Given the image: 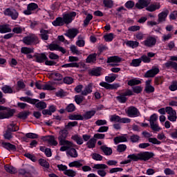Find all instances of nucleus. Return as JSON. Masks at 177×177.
Instances as JSON below:
<instances>
[{
  "instance_id": "1",
  "label": "nucleus",
  "mask_w": 177,
  "mask_h": 177,
  "mask_svg": "<svg viewBox=\"0 0 177 177\" xmlns=\"http://www.w3.org/2000/svg\"><path fill=\"white\" fill-rule=\"evenodd\" d=\"M93 168V169H97V173L99 176L105 177L107 175V172L104 169H107L109 166L106 164H95Z\"/></svg>"
},
{
  "instance_id": "2",
  "label": "nucleus",
  "mask_w": 177,
  "mask_h": 177,
  "mask_svg": "<svg viewBox=\"0 0 177 177\" xmlns=\"http://www.w3.org/2000/svg\"><path fill=\"white\" fill-rule=\"evenodd\" d=\"M25 45H37L38 44V37L34 34L26 36L23 38Z\"/></svg>"
},
{
  "instance_id": "3",
  "label": "nucleus",
  "mask_w": 177,
  "mask_h": 177,
  "mask_svg": "<svg viewBox=\"0 0 177 177\" xmlns=\"http://www.w3.org/2000/svg\"><path fill=\"white\" fill-rule=\"evenodd\" d=\"M3 14L5 16H9V17H11L12 20H17L19 17V12H17L16 9L13 8H6L3 11Z\"/></svg>"
},
{
  "instance_id": "4",
  "label": "nucleus",
  "mask_w": 177,
  "mask_h": 177,
  "mask_svg": "<svg viewBox=\"0 0 177 177\" xmlns=\"http://www.w3.org/2000/svg\"><path fill=\"white\" fill-rule=\"evenodd\" d=\"M127 114L128 117H130V118H135L136 117H140V111H139V109H138V108L131 106L128 108L127 111Z\"/></svg>"
},
{
  "instance_id": "5",
  "label": "nucleus",
  "mask_w": 177,
  "mask_h": 177,
  "mask_svg": "<svg viewBox=\"0 0 177 177\" xmlns=\"http://www.w3.org/2000/svg\"><path fill=\"white\" fill-rule=\"evenodd\" d=\"M6 111L7 112L0 111V120L12 118V117L15 115V113H16V111H15V109H10V108H8Z\"/></svg>"
},
{
  "instance_id": "6",
  "label": "nucleus",
  "mask_w": 177,
  "mask_h": 177,
  "mask_svg": "<svg viewBox=\"0 0 177 177\" xmlns=\"http://www.w3.org/2000/svg\"><path fill=\"white\" fill-rule=\"evenodd\" d=\"M170 60L165 63L164 66L166 68H173L175 71H177V56H171Z\"/></svg>"
},
{
  "instance_id": "7",
  "label": "nucleus",
  "mask_w": 177,
  "mask_h": 177,
  "mask_svg": "<svg viewBox=\"0 0 177 177\" xmlns=\"http://www.w3.org/2000/svg\"><path fill=\"white\" fill-rule=\"evenodd\" d=\"M142 44L147 48H153V46L157 44V39L153 36H149L145 41L142 42Z\"/></svg>"
},
{
  "instance_id": "8",
  "label": "nucleus",
  "mask_w": 177,
  "mask_h": 177,
  "mask_svg": "<svg viewBox=\"0 0 177 177\" xmlns=\"http://www.w3.org/2000/svg\"><path fill=\"white\" fill-rule=\"evenodd\" d=\"M111 122H120L121 124H129V122H131V119L128 118H121V117L117 115H113L111 117Z\"/></svg>"
},
{
  "instance_id": "9",
  "label": "nucleus",
  "mask_w": 177,
  "mask_h": 177,
  "mask_svg": "<svg viewBox=\"0 0 177 177\" xmlns=\"http://www.w3.org/2000/svg\"><path fill=\"white\" fill-rule=\"evenodd\" d=\"M160 73V68L158 67H152L151 69L147 71L145 75V78H154Z\"/></svg>"
},
{
  "instance_id": "10",
  "label": "nucleus",
  "mask_w": 177,
  "mask_h": 177,
  "mask_svg": "<svg viewBox=\"0 0 177 177\" xmlns=\"http://www.w3.org/2000/svg\"><path fill=\"white\" fill-rule=\"evenodd\" d=\"M34 57L35 59V62H36V63L42 64L45 63L46 60H48L46 53H35L34 55Z\"/></svg>"
},
{
  "instance_id": "11",
  "label": "nucleus",
  "mask_w": 177,
  "mask_h": 177,
  "mask_svg": "<svg viewBox=\"0 0 177 177\" xmlns=\"http://www.w3.org/2000/svg\"><path fill=\"white\" fill-rule=\"evenodd\" d=\"M38 9V4L35 3H30L27 6V10H24V15L26 16H30V15H32L33 10H37Z\"/></svg>"
},
{
  "instance_id": "12",
  "label": "nucleus",
  "mask_w": 177,
  "mask_h": 177,
  "mask_svg": "<svg viewBox=\"0 0 177 177\" xmlns=\"http://www.w3.org/2000/svg\"><path fill=\"white\" fill-rule=\"evenodd\" d=\"M75 16H77V12L74 11L64 15L62 19L64 24H70V23H72L73 20H74L73 17H75Z\"/></svg>"
},
{
  "instance_id": "13",
  "label": "nucleus",
  "mask_w": 177,
  "mask_h": 177,
  "mask_svg": "<svg viewBox=\"0 0 177 177\" xmlns=\"http://www.w3.org/2000/svg\"><path fill=\"white\" fill-rule=\"evenodd\" d=\"M141 161H149L150 158L154 157V153L150 151H145L143 153H140Z\"/></svg>"
},
{
  "instance_id": "14",
  "label": "nucleus",
  "mask_w": 177,
  "mask_h": 177,
  "mask_svg": "<svg viewBox=\"0 0 177 177\" xmlns=\"http://www.w3.org/2000/svg\"><path fill=\"white\" fill-rule=\"evenodd\" d=\"M1 146L3 147V149H6V150H8V151H17V150L16 145L10 142L3 141L1 142Z\"/></svg>"
},
{
  "instance_id": "15",
  "label": "nucleus",
  "mask_w": 177,
  "mask_h": 177,
  "mask_svg": "<svg viewBox=\"0 0 177 177\" xmlns=\"http://www.w3.org/2000/svg\"><path fill=\"white\" fill-rule=\"evenodd\" d=\"M100 86H102V88H105V89H117L120 88V84H110L106 82H102L100 83Z\"/></svg>"
},
{
  "instance_id": "16",
  "label": "nucleus",
  "mask_w": 177,
  "mask_h": 177,
  "mask_svg": "<svg viewBox=\"0 0 177 177\" xmlns=\"http://www.w3.org/2000/svg\"><path fill=\"white\" fill-rule=\"evenodd\" d=\"M145 93H153L156 88L154 86H151V80H148L145 82Z\"/></svg>"
},
{
  "instance_id": "17",
  "label": "nucleus",
  "mask_w": 177,
  "mask_h": 177,
  "mask_svg": "<svg viewBox=\"0 0 177 177\" xmlns=\"http://www.w3.org/2000/svg\"><path fill=\"white\" fill-rule=\"evenodd\" d=\"M35 86L37 89H43V91H53V86L50 84H44L43 85L42 84L36 82H35Z\"/></svg>"
},
{
  "instance_id": "18",
  "label": "nucleus",
  "mask_w": 177,
  "mask_h": 177,
  "mask_svg": "<svg viewBox=\"0 0 177 177\" xmlns=\"http://www.w3.org/2000/svg\"><path fill=\"white\" fill-rule=\"evenodd\" d=\"M80 31L77 28H72L68 30L66 33H65V35L68 37V38H70V39H73L75 38L76 35H78Z\"/></svg>"
},
{
  "instance_id": "19",
  "label": "nucleus",
  "mask_w": 177,
  "mask_h": 177,
  "mask_svg": "<svg viewBox=\"0 0 177 177\" xmlns=\"http://www.w3.org/2000/svg\"><path fill=\"white\" fill-rule=\"evenodd\" d=\"M150 5V1L149 0H138V3H136V8L137 9H145Z\"/></svg>"
},
{
  "instance_id": "20",
  "label": "nucleus",
  "mask_w": 177,
  "mask_h": 177,
  "mask_svg": "<svg viewBox=\"0 0 177 177\" xmlns=\"http://www.w3.org/2000/svg\"><path fill=\"white\" fill-rule=\"evenodd\" d=\"M88 74L89 75H91V77H100L102 75V68H93L88 71Z\"/></svg>"
},
{
  "instance_id": "21",
  "label": "nucleus",
  "mask_w": 177,
  "mask_h": 177,
  "mask_svg": "<svg viewBox=\"0 0 177 177\" xmlns=\"http://www.w3.org/2000/svg\"><path fill=\"white\" fill-rule=\"evenodd\" d=\"M97 60V54L96 53H94L88 55L86 59V63H88L90 64H96Z\"/></svg>"
},
{
  "instance_id": "22",
  "label": "nucleus",
  "mask_w": 177,
  "mask_h": 177,
  "mask_svg": "<svg viewBox=\"0 0 177 177\" xmlns=\"http://www.w3.org/2000/svg\"><path fill=\"white\" fill-rule=\"evenodd\" d=\"M113 142L115 145H118V143H124L128 142V138H127V134L124 136H116L113 138Z\"/></svg>"
},
{
  "instance_id": "23",
  "label": "nucleus",
  "mask_w": 177,
  "mask_h": 177,
  "mask_svg": "<svg viewBox=\"0 0 177 177\" xmlns=\"http://www.w3.org/2000/svg\"><path fill=\"white\" fill-rule=\"evenodd\" d=\"M122 60V57H120L119 56H117V55H114V56H111V57H109L107 58V61H106V63L108 64H110V63H121Z\"/></svg>"
},
{
  "instance_id": "24",
  "label": "nucleus",
  "mask_w": 177,
  "mask_h": 177,
  "mask_svg": "<svg viewBox=\"0 0 177 177\" xmlns=\"http://www.w3.org/2000/svg\"><path fill=\"white\" fill-rule=\"evenodd\" d=\"M52 24L54 27H62L64 26V20L63 19V17H58L52 22Z\"/></svg>"
},
{
  "instance_id": "25",
  "label": "nucleus",
  "mask_w": 177,
  "mask_h": 177,
  "mask_svg": "<svg viewBox=\"0 0 177 177\" xmlns=\"http://www.w3.org/2000/svg\"><path fill=\"white\" fill-rule=\"evenodd\" d=\"M28 139H38V134L35 133H26L25 136L22 137L24 142H28Z\"/></svg>"
},
{
  "instance_id": "26",
  "label": "nucleus",
  "mask_w": 177,
  "mask_h": 177,
  "mask_svg": "<svg viewBox=\"0 0 177 177\" xmlns=\"http://www.w3.org/2000/svg\"><path fill=\"white\" fill-rule=\"evenodd\" d=\"M19 100H21V102H26V103H29L30 104H35L37 102H38V100L35 98H31L28 96L21 97L19 98Z\"/></svg>"
},
{
  "instance_id": "27",
  "label": "nucleus",
  "mask_w": 177,
  "mask_h": 177,
  "mask_svg": "<svg viewBox=\"0 0 177 177\" xmlns=\"http://www.w3.org/2000/svg\"><path fill=\"white\" fill-rule=\"evenodd\" d=\"M49 30H45L44 28L40 30V38L42 41H48L49 39Z\"/></svg>"
},
{
  "instance_id": "28",
  "label": "nucleus",
  "mask_w": 177,
  "mask_h": 177,
  "mask_svg": "<svg viewBox=\"0 0 177 177\" xmlns=\"http://www.w3.org/2000/svg\"><path fill=\"white\" fill-rule=\"evenodd\" d=\"M8 32H12V28L9 24L0 25V34H6Z\"/></svg>"
},
{
  "instance_id": "29",
  "label": "nucleus",
  "mask_w": 177,
  "mask_h": 177,
  "mask_svg": "<svg viewBox=\"0 0 177 177\" xmlns=\"http://www.w3.org/2000/svg\"><path fill=\"white\" fill-rule=\"evenodd\" d=\"M96 114V111H87L85 113L83 114L82 118L83 120L86 121L88 120H91L92 117H93Z\"/></svg>"
},
{
  "instance_id": "30",
  "label": "nucleus",
  "mask_w": 177,
  "mask_h": 177,
  "mask_svg": "<svg viewBox=\"0 0 177 177\" xmlns=\"http://www.w3.org/2000/svg\"><path fill=\"white\" fill-rule=\"evenodd\" d=\"M82 162H84V160H75L70 162L68 167H70V168H73V167H75V168H81V167L84 165Z\"/></svg>"
},
{
  "instance_id": "31",
  "label": "nucleus",
  "mask_w": 177,
  "mask_h": 177,
  "mask_svg": "<svg viewBox=\"0 0 177 177\" xmlns=\"http://www.w3.org/2000/svg\"><path fill=\"white\" fill-rule=\"evenodd\" d=\"M19 175H21L24 177H32V174H31V170L28 169H20L19 170Z\"/></svg>"
},
{
  "instance_id": "32",
  "label": "nucleus",
  "mask_w": 177,
  "mask_h": 177,
  "mask_svg": "<svg viewBox=\"0 0 177 177\" xmlns=\"http://www.w3.org/2000/svg\"><path fill=\"white\" fill-rule=\"evenodd\" d=\"M160 8H161V6L160 5V3H156L155 4L154 3L150 4L145 9L148 12H156V10H158Z\"/></svg>"
},
{
  "instance_id": "33",
  "label": "nucleus",
  "mask_w": 177,
  "mask_h": 177,
  "mask_svg": "<svg viewBox=\"0 0 177 177\" xmlns=\"http://www.w3.org/2000/svg\"><path fill=\"white\" fill-rule=\"evenodd\" d=\"M169 13V10H165V11L161 12L158 14V21L159 23H162V21H165V19H167L168 14Z\"/></svg>"
},
{
  "instance_id": "34",
  "label": "nucleus",
  "mask_w": 177,
  "mask_h": 177,
  "mask_svg": "<svg viewBox=\"0 0 177 177\" xmlns=\"http://www.w3.org/2000/svg\"><path fill=\"white\" fill-rule=\"evenodd\" d=\"M36 103L35 104V107L38 109L39 110H45L47 107L46 102L44 101H40L39 100L37 99Z\"/></svg>"
},
{
  "instance_id": "35",
  "label": "nucleus",
  "mask_w": 177,
  "mask_h": 177,
  "mask_svg": "<svg viewBox=\"0 0 177 177\" xmlns=\"http://www.w3.org/2000/svg\"><path fill=\"white\" fill-rule=\"evenodd\" d=\"M68 118L72 121H84V118L81 114H71L68 116Z\"/></svg>"
},
{
  "instance_id": "36",
  "label": "nucleus",
  "mask_w": 177,
  "mask_h": 177,
  "mask_svg": "<svg viewBox=\"0 0 177 177\" xmlns=\"http://www.w3.org/2000/svg\"><path fill=\"white\" fill-rule=\"evenodd\" d=\"M100 149L103 151L105 156H111L113 154V149L106 145L101 146Z\"/></svg>"
},
{
  "instance_id": "37",
  "label": "nucleus",
  "mask_w": 177,
  "mask_h": 177,
  "mask_svg": "<svg viewBox=\"0 0 177 177\" xmlns=\"http://www.w3.org/2000/svg\"><path fill=\"white\" fill-rule=\"evenodd\" d=\"M62 68H80V64L77 62H71L62 66Z\"/></svg>"
},
{
  "instance_id": "38",
  "label": "nucleus",
  "mask_w": 177,
  "mask_h": 177,
  "mask_svg": "<svg viewBox=\"0 0 177 177\" xmlns=\"http://www.w3.org/2000/svg\"><path fill=\"white\" fill-rule=\"evenodd\" d=\"M71 139L72 140H74V142H75L77 145H79L80 146L84 144V140L78 134H75L72 136Z\"/></svg>"
},
{
  "instance_id": "39",
  "label": "nucleus",
  "mask_w": 177,
  "mask_h": 177,
  "mask_svg": "<svg viewBox=\"0 0 177 177\" xmlns=\"http://www.w3.org/2000/svg\"><path fill=\"white\" fill-rule=\"evenodd\" d=\"M30 114H31V112L30 111H24L18 113L17 117L20 120H27Z\"/></svg>"
},
{
  "instance_id": "40",
  "label": "nucleus",
  "mask_w": 177,
  "mask_h": 177,
  "mask_svg": "<svg viewBox=\"0 0 177 177\" xmlns=\"http://www.w3.org/2000/svg\"><path fill=\"white\" fill-rule=\"evenodd\" d=\"M140 84H142V81L138 80L136 77L127 82V85H129V86H135V85H140Z\"/></svg>"
},
{
  "instance_id": "41",
  "label": "nucleus",
  "mask_w": 177,
  "mask_h": 177,
  "mask_svg": "<svg viewBox=\"0 0 177 177\" xmlns=\"http://www.w3.org/2000/svg\"><path fill=\"white\" fill-rule=\"evenodd\" d=\"M104 8L107 9H112L114 6V1L113 0H103L102 1Z\"/></svg>"
},
{
  "instance_id": "42",
  "label": "nucleus",
  "mask_w": 177,
  "mask_h": 177,
  "mask_svg": "<svg viewBox=\"0 0 177 177\" xmlns=\"http://www.w3.org/2000/svg\"><path fill=\"white\" fill-rule=\"evenodd\" d=\"M86 146H87L88 149H95L96 147V140L95 138H91L86 143Z\"/></svg>"
},
{
  "instance_id": "43",
  "label": "nucleus",
  "mask_w": 177,
  "mask_h": 177,
  "mask_svg": "<svg viewBox=\"0 0 177 177\" xmlns=\"http://www.w3.org/2000/svg\"><path fill=\"white\" fill-rule=\"evenodd\" d=\"M126 45L127 46H129V48L135 49V48H138V46H139V42L137 41L129 40L126 42Z\"/></svg>"
},
{
  "instance_id": "44",
  "label": "nucleus",
  "mask_w": 177,
  "mask_h": 177,
  "mask_svg": "<svg viewBox=\"0 0 177 177\" xmlns=\"http://www.w3.org/2000/svg\"><path fill=\"white\" fill-rule=\"evenodd\" d=\"M127 158H129L131 161H142L140 153H138L137 155L136 153L130 154L127 156Z\"/></svg>"
},
{
  "instance_id": "45",
  "label": "nucleus",
  "mask_w": 177,
  "mask_h": 177,
  "mask_svg": "<svg viewBox=\"0 0 177 177\" xmlns=\"http://www.w3.org/2000/svg\"><path fill=\"white\" fill-rule=\"evenodd\" d=\"M59 136L58 137V139H67V136L68 135V131H67V129H63L59 131Z\"/></svg>"
},
{
  "instance_id": "46",
  "label": "nucleus",
  "mask_w": 177,
  "mask_h": 177,
  "mask_svg": "<svg viewBox=\"0 0 177 177\" xmlns=\"http://www.w3.org/2000/svg\"><path fill=\"white\" fill-rule=\"evenodd\" d=\"M19 129V126L12 123V124H10V125L8 127L6 131L12 133V132H17Z\"/></svg>"
},
{
  "instance_id": "47",
  "label": "nucleus",
  "mask_w": 177,
  "mask_h": 177,
  "mask_svg": "<svg viewBox=\"0 0 177 177\" xmlns=\"http://www.w3.org/2000/svg\"><path fill=\"white\" fill-rule=\"evenodd\" d=\"M4 169L8 174H11V175L15 174V173L17 171L16 169L13 166H10L9 165H6L4 166Z\"/></svg>"
},
{
  "instance_id": "48",
  "label": "nucleus",
  "mask_w": 177,
  "mask_h": 177,
  "mask_svg": "<svg viewBox=\"0 0 177 177\" xmlns=\"http://www.w3.org/2000/svg\"><path fill=\"white\" fill-rule=\"evenodd\" d=\"M21 53L24 55H29L30 53H34V48L28 47H22L21 48Z\"/></svg>"
},
{
  "instance_id": "49",
  "label": "nucleus",
  "mask_w": 177,
  "mask_h": 177,
  "mask_svg": "<svg viewBox=\"0 0 177 177\" xmlns=\"http://www.w3.org/2000/svg\"><path fill=\"white\" fill-rule=\"evenodd\" d=\"M1 91H3V93H16V91H14L12 87L8 85L3 86Z\"/></svg>"
},
{
  "instance_id": "50",
  "label": "nucleus",
  "mask_w": 177,
  "mask_h": 177,
  "mask_svg": "<svg viewBox=\"0 0 177 177\" xmlns=\"http://www.w3.org/2000/svg\"><path fill=\"white\" fill-rule=\"evenodd\" d=\"M92 19H93V15H92V14H88L85 19L84 20V27H88Z\"/></svg>"
},
{
  "instance_id": "51",
  "label": "nucleus",
  "mask_w": 177,
  "mask_h": 177,
  "mask_svg": "<svg viewBox=\"0 0 177 177\" xmlns=\"http://www.w3.org/2000/svg\"><path fill=\"white\" fill-rule=\"evenodd\" d=\"M59 142V145L60 146H71V145H73V143L67 140H66V138H59L58 139Z\"/></svg>"
},
{
  "instance_id": "52",
  "label": "nucleus",
  "mask_w": 177,
  "mask_h": 177,
  "mask_svg": "<svg viewBox=\"0 0 177 177\" xmlns=\"http://www.w3.org/2000/svg\"><path fill=\"white\" fill-rule=\"evenodd\" d=\"M116 100L119 103H127V100H128V98L122 93L120 94L119 96L116 97Z\"/></svg>"
},
{
  "instance_id": "53",
  "label": "nucleus",
  "mask_w": 177,
  "mask_h": 177,
  "mask_svg": "<svg viewBox=\"0 0 177 177\" xmlns=\"http://www.w3.org/2000/svg\"><path fill=\"white\" fill-rule=\"evenodd\" d=\"M39 164L41 167H44V168L49 169L50 165H49V162L46 161L45 159L40 158L39 160Z\"/></svg>"
},
{
  "instance_id": "54",
  "label": "nucleus",
  "mask_w": 177,
  "mask_h": 177,
  "mask_svg": "<svg viewBox=\"0 0 177 177\" xmlns=\"http://www.w3.org/2000/svg\"><path fill=\"white\" fill-rule=\"evenodd\" d=\"M130 140L131 143H139L140 142V136L138 134H133L130 136Z\"/></svg>"
},
{
  "instance_id": "55",
  "label": "nucleus",
  "mask_w": 177,
  "mask_h": 177,
  "mask_svg": "<svg viewBox=\"0 0 177 177\" xmlns=\"http://www.w3.org/2000/svg\"><path fill=\"white\" fill-rule=\"evenodd\" d=\"M63 82L66 85H71V84L74 82V78L70 76H66L63 78Z\"/></svg>"
},
{
  "instance_id": "56",
  "label": "nucleus",
  "mask_w": 177,
  "mask_h": 177,
  "mask_svg": "<svg viewBox=\"0 0 177 177\" xmlns=\"http://www.w3.org/2000/svg\"><path fill=\"white\" fill-rule=\"evenodd\" d=\"M89 93H92V86L91 85L86 86L84 91H82V95L83 96H86L87 95H89Z\"/></svg>"
},
{
  "instance_id": "57",
  "label": "nucleus",
  "mask_w": 177,
  "mask_h": 177,
  "mask_svg": "<svg viewBox=\"0 0 177 177\" xmlns=\"http://www.w3.org/2000/svg\"><path fill=\"white\" fill-rule=\"evenodd\" d=\"M64 174L68 177H75L77 176V171L73 169H68L66 171H64Z\"/></svg>"
},
{
  "instance_id": "58",
  "label": "nucleus",
  "mask_w": 177,
  "mask_h": 177,
  "mask_svg": "<svg viewBox=\"0 0 177 177\" xmlns=\"http://www.w3.org/2000/svg\"><path fill=\"white\" fill-rule=\"evenodd\" d=\"M68 153L73 158H77L78 157V152L75 148H71Z\"/></svg>"
},
{
  "instance_id": "59",
  "label": "nucleus",
  "mask_w": 177,
  "mask_h": 177,
  "mask_svg": "<svg viewBox=\"0 0 177 177\" xmlns=\"http://www.w3.org/2000/svg\"><path fill=\"white\" fill-rule=\"evenodd\" d=\"M91 156V158L95 161H102L103 160V156L97 153H93Z\"/></svg>"
},
{
  "instance_id": "60",
  "label": "nucleus",
  "mask_w": 177,
  "mask_h": 177,
  "mask_svg": "<svg viewBox=\"0 0 177 177\" xmlns=\"http://www.w3.org/2000/svg\"><path fill=\"white\" fill-rule=\"evenodd\" d=\"M66 111H67V113H73L75 111V105L73 103L68 104L66 107Z\"/></svg>"
},
{
  "instance_id": "61",
  "label": "nucleus",
  "mask_w": 177,
  "mask_h": 177,
  "mask_svg": "<svg viewBox=\"0 0 177 177\" xmlns=\"http://www.w3.org/2000/svg\"><path fill=\"white\" fill-rule=\"evenodd\" d=\"M176 119H177L176 111L172 112L171 114L167 116V120H169V121H171V122H176Z\"/></svg>"
},
{
  "instance_id": "62",
  "label": "nucleus",
  "mask_w": 177,
  "mask_h": 177,
  "mask_svg": "<svg viewBox=\"0 0 177 177\" xmlns=\"http://www.w3.org/2000/svg\"><path fill=\"white\" fill-rule=\"evenodd\" d=\"M142 63V60L140 58L138 59H134L131 61V66L133 67H139L140 66V64Z\"/></svg>"
},
{
  "instance_id": "63",
  "label": "nucleus",
  "mask_w": 177,
  "mask_h": 177,
  "mask_svg": "<svg viewBox=\"0 0 177 177\" xmlns=\"http://www.w3.org/2000/svg\"><path fill=\"white\" fill-rule=\"evenodd\" d=\"M124 6L127 9L131 10L135 6V1L129 0L125 3Z\"/></svg>"
},
{
  "instance_id": "64",
  "label": "nucleus",
  "mask_w": 177,
  "mask_h": 177,
  "mask_svg": "<svg viewBox=\"0 0 177 177\" xmlns=\"http://www.w3.org/2000/svg\"><path fill=\"white\" fill-rule=\"evenodd\" d=\"M169 89L171 92H175V91H177V81H173L171 84L169 86Z\"/></svg>"
}]
</instances>
